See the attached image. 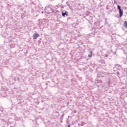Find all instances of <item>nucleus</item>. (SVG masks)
Wrapping results in <instances>:
<instances>
[{
  "label": "nucleus",
  "mask_w": 127,
  "mask_h": 127,
  "mask_svg": "<svg viewBox=\"0 0 127 127\" xmlns=\"http://www.w3.org/2000/svg\"><path fill=\"white\" fill-rule=\"evenodd\" d=\"M39 37V34L36 33L33 35V39H37V38Z\"/></svg>",
  "instance_id": "f257e3e1"
},
{
  "label": "nucleus",
  "mask_w": 127,
  "mask_h": 127,
  "mask_svg": "<svg viewBox=\"0 0 127 127\" xmlns=\"http://www.w3.org/2000/svg\"><path fill=\"white\" fill-rule=\"evenodd\" d=\"M63 16H65V15H68V12L65 11L62 12Z\"/></svg>",
  "instance_id": "f03ea898"
},
{
  "label": "nucleus",
  "mask_w": 127,
  "mask_h": 127,
  "mask_svg": "<svg viewBox=\"0 0 127 127\" xmlns=\"http://www.w3.org/2000/svg\"><path fill=\"white\" fill-rule=\"evenodd\" d=\"M119 14H120V17H122V16H123V14H124L122 10H119Z\"/></svg>",
  "instance_id": "7ed1b4c3"
},
{
  "label": "nucleus",
  "mask_w": 127,
  "mask_h": 127,
  "mask_svg": "<svg viewBox=\"0 0 127 127\" xmlns=\"http://www.w3.org/2000/svg\"><path fill=\"white\" fill-rule=\"evenodd\" d=\"M124 26L126 28H127V21H125L124 22Z\"/></svg>",
  "instance_id": "20e7f679"
},
{
  "label": "nucleus",
  "mask_w": 127,
  "mask_h": 127,
  "mask_svg": "<svg viewBox=\"0 0 127 127\" xmlns=\"http://www.w3.org/2000/svg\"><path fill=\"white\" fill-rule=\"evenodd\" d=\"M92 55H93V53L92 52H90V54H88V57H92Z\"/></svg>",
  "instance_id": "39448f33"
},
{
  "label": "nucleus",
  "mask_w": 127,
  "mask_h": 127,
  "mask_svg": "<svg viewBox=\"0 0 127 127\" xmlns=\"http://www.w3.org/2000/svg\"><path fill=\"white\" fill-rule=\"evenodd\" d=\"M118 8L120 10H122V9H121V6L120 5H118Z\"/></svg>",
  "instance_id": "423d86ee"
},
{
  "label": "nucleus",
  "mask_w": 127,
  "mask_h": 127,
  "mask_svg": "<svg viewBox=\"0 0 127 127\" xmlns=\"http://www.w3.org/2000/svg\"><path fill=\"white\" fill-rule=\"evenodd\" d=\"M84 125H86V123H85V122H81V126H84Z\"/></svg>",
  "instance_id": "0eeeda50"
},
{
  "label": "nucleus",
  "mask_w": 127,
  "mask_h": 127,
  "mask_svg": "<svg viewBox=\"0 0 127 127\" xmlns=\"http://www.w3.org/2000/svg\"><path fill=\"white\" fill-rule=\"evenodd\" d=\"M48 9H50V10H51V8L48 7Z\"/></svg>",
  "instance_id": "6e6552de"
},
{
  "label": "nucleus",
  "mask_w": 127,
  "mask_h": 127,
  "mask_svg": "<svg viewBox=\"0 0 127 127\" xmlns=\"http://www.w3.org/2000/svg\"><path fill=\"white\" fill-rule=\"evenodd\" d=\"M67 127H70V125H68Z\"/></svg>",
  "instance_id": "1a4fd4ad"
},
{
  "label": "nucleus",
  "mask_w": 127,
  "mask_h": 127,
  "mask_svg": "<svg viewBox=\"0 0 127 127\" xmlns=\"http://www.w3.org/2000/svg\"><path fill=\"white\" fill-rule=\"evenodd\" d=\"M67 105H69V103H67Z\"/></svg>",
  "instance_id": "9d476101"
}]
</instances>
